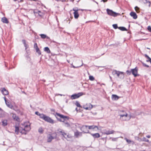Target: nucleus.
<instances>
[{"mask_svg": "<svg viewBox=\"0 0 151 151\" xmlns=\"http://www.w3.org/2000/svg\"><path fill=\"white\" fill-rule=\"evenodd\" d=\"M61 136L65 139L69 138L70 137L65 133L63 130L58 129L55 133H53L51 134H49L47 136V142H50L54 139H59V137Z\"/></svg>", "mask_w": 151, "mask_h": 151, "instance_id": "1", "label": "nucleus"}, {"mask_svg": "<svg viewBox=\"0 0 151 151\" xmlns=\"http://www.w3.org/2000/svg\"><path fill=\"white\" fill-rule=\"evenodd\" d=\"M22 130H21L20 128H19L18 127L16 126L15 127V132L17 134H18L19 132L22 134H26L31 129L30 124L29 122H26L22 123Z\"/></svg>", "mask_w": 151, "mask_h": 151, "instance_id": "2", "label": "nucleus"}, {"mask_svg": "<svg viewBox=\"0 0 151 151\" xmlns=\"http://www.w3.org/2000/svg\"><path fill=\"white\" fill-rule=\"evenodd\" d=\"M40 118L51 124L54 123V121L49 117L43 114H39Z\"/></svg>", "mask_w": 151, "mask_h": 151, "instance_id": "3", "label": "nucleus"}, {"mask_svg": "<svg viewBox=\"0 0 151 151\" xmlns=\"http://www.w3.org/2000/svg\"><path fill=\"white\" fill-rule=\"evenodd\" d=\"M112 73L114 75H116L117 76L120 78H123L124 76V74L123 72L116 70L113 71Z\"/></svg>", "mask_w": 151, "mask_h": 151, "instance_id": "4", "label": "nucleus"}, {"mask_svg": "<svg viewBox=\"0 0 151 151\" xmlns=\"http://www.w3.org/2000/svg\"><path fill=\"white\" fill-rule=\"evenodd\" d=\"M55 116L58 119V116L60 117V118H62V119H59V120L61 122H64L66 119H68V117L66 116H64L62 114H60L58 113H56L55 114Z\"/></svg>", "mask_w": 151, "mask_h": 151, "instance_id": "5", "label": "nucleus"}, {"mask_svg": "<svg viewBox=\"0 0 151 151\" xmlns=\"http://www.w3.org/2000/svg\"><path fill=\"white\" fill-rule=\"evenodd\" d=\"M120 119L122 121H128L131 118V116L128 114L125 115H119Z\"/></svg>", "mask_w": 151, "mask_h": 151, "instance_id": "6", "label": "nucleus"}, {"mask_svg": "<svg viewBox=\"0 0 151 151\" xmlns=\"http://www.w3.org/2000/svg\"><path fill=\"white\" fill-rule=\"evenodd\" d=\"M107 13L109 15L114 17H116L119 15V14L113 12L112 10L107 9H106Z\"/></svg>", "mask_w": 151, "mask_h": 151, "instance_id": "7", "label": "nucleus"}, {"mask_svg": "<svg viewBox=\"0 0 151 151\" xmlns=\"http://www.w3.org/2000/svg\"><path fill=\"white\" fill-rule=\"evenodd\" d=\"M83 92H80L77 94H75L71 95V98L73 100L79 98L80 96L84 95Z\"/></svg>", "mask_w": 151, "mask_h": 151, "instance_id": "8", "label": "nucleus"}, {"mask_svg": "<svg viewBox=\"0 0 151 151\" xmlns=\"http://www.w3.org/2000/svg\"><path fill=\"white\" fill-rule=\"evenodd\" d=\"M115 132V131L113 130H107L106 129L104 130L102 133L104 134L109 135L113 134Z\"/></svg>", "mask_w": 151, "mask_h": 151, "instance_id": "9", "label": "nucleus"}, {"mask_svg": "<svg viewBox=\"0 0 151 151\" xmlns=\"http://www.w3.org/2000/svg\"><path fill=\"white\" fill-rule=\"evenodd\" d=\"M83 108L86 110H90L93 108V105L91 104H87L83 106Z\"/></svg>", "mask_w": 151, "mask_h": 151, "instance_id": "10", "label": "nucleus"}, {"mask_svg": "<svg viewBox=\"0 0 151 151\" xmlns=\"http://www.w3.org/2000/svg\"><path fill=\"white\" fill-rule=\"evenodd\" d=\"M73 10L74 11L73 13L74 14V17L75 19H77L79 17V15L78 12V9L76 8H74L73 9Z\"/></svg>", "mask_w": 151, "mask_h": 151, "instance_id": "11", "label": "nucleus"}, {"mask_svg": "<svg viewBox=\"0 0 151 151\" xmlns=\"http://www.w3.org/2000/svg\"><path fill=\"white\" fill-rule=\"evenodd\" d=\"M87 127L88 126H83L81 128V130L84 133H89V131L87 130Z\"/></svg>", "mask_w": 151, "mask_h": 151, "instance_id": "12", "label": "nucleus"}, {"mask_svg": "<svg viewBox=\"0 0 151 151\" xmlns=\"http://www.w3.org/2000/svg\"><path fill=\"white\" fill-rule=\"evenodd\" d=\"M131 71L132 74L134 76V77H136L137 76L138 69L137 68L132 69Z\"/></svg>", "mask_w": 151, "mask_h": 151, "instance_id": "13", "label": "nucleus"}, {"mask_svg": "<svg viewBox=\"0 0 151 151\" xmlns=\"http://www.w3.org/2000/svg\"><path fill=\"white\" fill-rule=\"evenodd\" d=\"M88 128L90 129H94L95 130L97 131V130L95 129H96L97 130H100L101 129L100 127H98V126L95 125H92L88 126Z\"/></svg>", "mask_w": 151, "mask_h": 151, "instance_id": "14", "label": "nucleus"}, {"mask_svg": "<svg viewBox=\"0 0 151 151\" xmlns=\"http://www.w3.org/2000/svg\"><path fill=\"white\" fill-rule=\"evenodd\" d=\"M90 134L94 138H98L100 137V134L98 133L95 134L90 133Z\"/></svg>", "mask_w": 151, "mask_h": 151, "instance_id": "15", "label": "nucleus"}, {"mask_svg": "<svg viewBox=\"0 0 151 151\" xmlns=\"http://www.w3.org/2000/svg\"><path fill=\"white\" fill-rule=\"evenodd\" d=\"M2 93L4 95H7L9 94V92L7 90L4 88H3L1 91Z\"/></svg>", "mask_w": 151, "mask_h": 151, "instance_id": "16", "label": "nucleus"}, {"mask_svg": "<svg viewBox=\"0 0 151 151\" xmlns=\"http://www.w3.org/2000/svg\"><path fill=\"white\" fill-rule=\"evenodd\" d=\"M138 140L139 141H145L147 142H149V140L148 139H146L145 137H144L142 139H139V137H138Z\"/></svg>", "mask_w": 151, "mask_h": 151, "instance_id": "17", "label": "nucleus"}, {"mask_svg": "<svg viewBox=\"0 0 151 151\" xmlns=\"http://www.w3.org/2000/svg\"><path fill=\"white\" fill-rule=\"evenodd\" d=\"M130 15L134 19H136L137 18L136 14L134 12H132L130 13Z\"/></svg>", "mask_w": 151, "mask_h": 151, "instance_id": "18", "label": "nucleus"}, {"mask_svg": "<svg viewBox=\"0 0 151 151\" xmlns=\"http://www.w3.org/2000/svg\"><path fill=\"white\" fill-rule=\"evenodd\" d=\"M119 97L116 95L113 94L112 96V98L113 100H117L119 98Z\"/></svg>", "mask_w": 151, "mask_h": 151, "instance_id": "19", "label": "nucleus"}, {"mask_svg": "<svg viewBox=\"0 0 151 151\" xmlns=\"http://www.w3.org/2000/svg\"><path fill=\"white\" fill-rule=\"evenodd\" d=\"M35 45H36V52L39 55H41V53L40 51V50L39 48H38V46H37V44L36 43H35Z\"/></svg>", "mask_w": 151, "mask_h": 151, "instance_id": "20", "label": "nucleus"}, {"mask_svg": "<svg viewBox=\"0 0 151 151\" xmlns=\"http://www.w3.org/2000/svg\"><path fill=\"white\" fill-rule=\"evenodd\" d=\"M12 117L14 119L17 121H19V119L18 116H17L16 115L14 114H12Z\"/></svg>", "mask_w": 151, "mask_h": 151, "instance_id": "21", "label": "nucleus"}, {"mask_svg": "<svg viewBox=\"0 0 151 151\" xmlns=\"http://www.w3.org/2000/svg\"><path fill=\"white\" fill-rule=\"evenodd\" d=\"M82 135V133L78 132V131L75 132V135L76 137H78L79 136H81Z\"/></svg>", "mask_w": 151, "mask_h": 151, "instance_id": "22", "label": "nucleus"}, {"mask_svg": "<svg viewBox=\"0 0 151 151\" xmlns=\"http://www.w3.org/2000/svg\"><path fill=\"white\" fill-rule=\"evenodd\" d=\"M1 21L4 23H8L7 19L5 17H4L2 18Z\"/></svg>", "mask_w": 151, "mask_h": 151, "instance_id": "23", "label": "nucleus"}, {"mask_svg": "<svg viewBox=\"0 0 151 151\" xmlns=\"http://www.w3.org/2000/svg\"><path fill=\"white\" fill-rule=\"evenodd\" d=\"M2 125L4 127L6 126L7 124V120H4L2 121Z\"/></svg>", "mask_w": 151, "mask_h": 151, "instance_id": "24", "label": "nucleus"}, {"mask_svg": "<svg viewBox=\"0 0 151 151\" xmlns=\"http://www.w3.org/2000/svg\"><path fill=\"white\" fill-rule=\"evenodd\" d=\"M22 41L23 42V43L24 44V46L25 47V50H26L27 48L28 47V46L27 44L26 43V42L25 40H22Z\"/></svg>", "mask_w": 151, "mask_h": 151, "instance_id": "25", "label": "nucleus"}, {"mask_svg": "<svg viewBox=\"0 0 151 151\" xmlns=\"http://www.w3.org/2000/svg\"><path fill=\"white\" fill-rule=\"evenodd\" d=\"M44 51L48 53H50V52L49 49L47 47H46L44 48Z\"/></svg>", "mask_w": 151, "mask_h": 151, "instance_id": "26", "label": "nucleus"}, {"mask_svg": "<svg viewBox=\"0 0 151 151\" xmlns=\"http://www.w3.org/2000/svg\"><path fill=\"white\" fill-rule=\"evenodd\" d=\"M40 35V36L41 37L42 39H45V38H47V39L49 38V37L47 36L46 35L43 34H42Z\"/></svg>", "mask_w": 151, "mask_h": 151, "instance_id": "27", "label": "nucleus"}, {"mask_svg": "<svg viewBox=\"0 0 151 151\" xmlns=\"http://www.w3.org/2000/svg\"><path fill=\"white\" fill-rule=\"evenodd\" d=\"M6 105L9 108L11 109H12L13 107V106L11 104H9V102H6Z\"/></svg>", "mask_w": 151, "mask_h": 151, "instance_id": "28", "label": "nucleus"}, {"mask_svg": "<svg viewBox=\"0 0 151 151\" xmlns=\"http://www.w3.org/2000/svg\"><path fill=\"white\" fill-rule=\"evenodd\" d=\"M125 139L126 140L127 142L128 143H132L133 144L134 143V142L133 141L128 139L127 138H125Z\"/></svg>", "mask_w": 151, "mask_h": 151, "instance_id": "29", "label": "nucleus"}, {"mask_svg": "<svg viewBox=\"0 0 151 151\" xmlns=\"http://www.w3.org/2000/svg\"><path fill=\"white\" fill-rule=\"evenodd\" d=\"M127 114L125 112L123 111H121L120 112L119 115H125Z\"/></svg>", "mask_w": 151, "mask_h": 151, "instance_id": "30", "label": "nucleus"}, {"mask_svg": "<svg viewBox=\"0 0 151 151\" xmlns=\"http://www.w3.org/2000/svg\"><path fill=\"white\" fill-rule=\"evenodd\" d=\"M119 29L122 31H126L127 30L124 27H120L119 28Z\"/></svg>", "mask_w": 151, "mask_h": 151, "instance_id": "31", "label": "nucleus"}, {"mask_svg": "<svg viewBox=\"0 0 151 151\" xmlns=\"http://www.w3.org/2000/svg\"><path fill=\"white\" fill-rule=\"evenodd\" d=\"M119 137L113 138L110 137V138L111 139V140L113 141H117V139Z\"/></svg>", "mask_w": 151, "mask_h": 151, "instance_id": "32", "label": "nucleus"}, {"mask_svg": "<svg viewBox=\"0 0 151 151\" xmlns=\"http://www.w3.org/2000/svg\"><path fill=\"white\" fill-rule=\"evenodd\" d=\"M43 130L42 127H40L38 129V132L40 133H42L43 132Z\"/></svg>", "mask_w": 151, "mask_h": 151, "instance_id": "33", "label": "nucleus"}, {"mask_svg": "<svg viewBox=\"0 0 151 151\" xmlns=\"http://www.w3.org/2000/svg\"><path fill=\"white\" fill-rule=\"evenodd\" d=\"M135 9L136 11L137 12H139V7H138L137 6H136L135 7Z\"/></svg>", "mask_w": 151, "mask_h": 151, "instance_id": "34", "label": "nucleus"}, {"mask_svg": "<svg viewBox=\"0 0 151 151\" xmlns=\"http://www.w3.org/2000/svg\"><path fill=\"white\" fill-rule=\"evenodd\" d=\"M89 79L91 81H93L94 80V78L93 77V76H89Z\"/></svg>", "mask_w": 151, "mask_h": 151, "instance_id": "35", "label": "nucleus"}, {"mask_svg": "<svg viewBox=\"0 0 151 151\" xmlns=\"http://www.w3.org/2000/svg\"><path fill=\"white\" fill-rule=\"evenodd\" d=\"M75 104L76 105L77 107H81V106L79 103L78 101H76Z\"/></svg>", "mask_w": 151, "mask_h": 151, "instance_id": "36", "label": "nucleus"}, {"mask_svg": "<svg viewBox=\"0 0 151 151\" xmlns=\"http://www.w3.org/2000/svg\"><path fill=\"white\" fill-rule=\"evenodd\" d=\"M34 14H38L39 13H41V12L40 11L37 10H34Z\"/></svg>", "mask_w": 151, "mask_h": 151, "instance_id": "37", "label": "nucleus"}, {"mask_svg": "<svg viewBox=\"0 0 151 151\" xmlns=\"http://www.w3.org/2000/svg\"><path fill=\"white\" fill-rule=\"evenodd\" d=\"M113 27L115 29H117L118 27L117 25L116 24H113Z\"/></svg>", "mask_w": 151, "mask_h": 151, "instance_id": "38", "label": "nucleus"}, {"mask_svg": "<svg viewBox=\"0 0 151 151\" xmlns=\"http://www.w3.org/2000/svg\"><path fill=\"white\" fill-rule=\"evenodd\" d=\"M147 29L150 32H151V27L150 26L148 27Z\"/></svg>", "mask_w": 151, "mask_h": 151, "instance_id": "39", "label": "nucleus"}, {"mask_svg": "<svg viewBox=\"0 0 151 151\" xmlns=\"http://www.w3.org/2000/svg\"><path fill=\"white\" fill-rule=\"evenodd\" d=\"M142 64L143 66H145V67H149V66L148 65H147L146 64H145V63H142Z\"/></svg>", "mask_w": 151, "mask_h": 151, "instance_id": "40", "label": "nucleus"}, {"mask_svg": "<svg viewBox=\"0 0 151 151\" xmlns=\"http://www.w3.org/2000/svg\"><path fill=\"white\" fill-rule=\"evenodd\" d=\"M145 57L147 58L148 60H149L150 59V58L146 54H145Z\"/></svg>", "mask_w": 151, "mask_h": 151, "instance_id": "41", "label": "nucleus"}, {"mask_svg": "<svg viewBox=\"0 0 151 151\" xmlns=\"http://www.w3.org/2000/svg\"><path fill=\"white\" fill-rule=\"evenodd\" d=\"M127 74H128L129 75L131 73V71H129V70H127L126 72Z\"/></svg>", "mask_w": 151, "mask_h": 151, "instance_id": "42", "label": "nucleus"}, {"mask_svg": "<svg viewBox=\"0 0 151 151\" xmlns=\"http://www.w3.org/2000/svg\"><path fill=\"white\" fill-rule=\"evenodd\" d=\"M142 1L145 4L147 3V0H142Z\"/></svg>", "mask_w": 151, "mask_h": 151, "instance_id": "43", "label": "nucleus"}, {"mask_svg": "<svg viewBox=\"0 0 151 151\" xmlns=\"http://www.w3.org/2000/svg\"><path fill=\"white\" fill-rule=\"evenodd\" d=\"M82 65V64L81 65H80V66H77V67H75V66H74L73 65V67L74 68H78V67H80Z\"/></svg>", "mask_w": 151, "mask_h": 151, "instance_id": "44", "label": "nucleus"}, {"mask_svg": "<svg viewBox=\"0 0 151 151\" xmlns=\"http://www.w3.org/2000/svg\"><path fill=\"white\" fill-rule=\"evenodd\" d=\"M38 15L40 16H42V14L41 12V13H38Z\"/></svg>", "mask_w": 151, "mask_h": 151, "instance_id": "45", "label": "nucleus"}, {"mask_svg": "<svg viewBox=\"0 0 151 151\" xmlns=\"http://www.w3.org/2000/svg\"><path fill=\"white\" fill-rule=\"evenodd\" d=\"M35 114L39 116V114H40L38 112H36L35 113Z\"/></svg>", "mask_w": 151, "mask_h": 151, "instance_id": "46", "label": "nucleus"}, {"mask_svg": "<svg viewBox=\"0 0 151 151\" xmlns=\"http://www.w3.org/2000/svg\"><path fill=\"white\" fill-rule=\"evenodd\" d=\"M147 62H150V63H151V58L149 60H147Z\"/></svg>", "mask_w": 151, "mask_h": 151, "instance_id": "47", "label": "nucleus"}, {"mask_svg": "<svg viewBox=\"0 0 151 151\" xmlns=\"http://www.w3.org/2000/svg\"><path fill=\"white\" fill-rule=\"evenodd\" d=\"M4 99L5 100V103H6V102H7L6 100V97H4Z\"/></svg>", "mask_w": 151, "mask_h": 151, "instance_id": "48", "label": "nucleus"}, {"mask_svg": "<svg viewBox=\"0 0 151 151\" xmlns=\"http://www.w3.org/2000/svg\"><path fill=\"white\" fill-rule=\"evenodd\" d=\"M146 137H147L148 138H149L150 137V135H147L146 136Z\"/></svg>", "mask_w": 151, "mask_h": 151, "instance_id": "49", "label": "nucleus"}, {"mask_svg": "<svg viewBox=\"0 0 151 151\" xmlns=\"http://www.w3.org/2000/svg\"><path fill=\"white\" fill-rule=\"evenodd\" d=\"M108 0H102L101 1H103L104 2H106Z\"/></svg>", "mask_w": 151, "mask_h": 151, "instance_id": "50", "label": "nucleus"}, {"mask_svg": "<svg viewBox=\"0 0 151 151\" xmlns=\"http://www.w3.org/2000/svg\"><path fill=\"white\" fill-rule=\"evenodd\" d=\"M56 96H57V95H60L61 96H62V95L60 94H56Z\"/></svg>", "mask_w": 151, "mask_h": 151, "instance_id": "51", "label": "nucleus"}, {"mask_svg": "<svg viewBox=\"0 0 151 151\" xmlns=\"http://www.w3.org/2000/svg\"><path fill=\"white\" fill-rule=\"evenodd\" d=\"M65 1V0H60V1H61L62 2Z\"/></svg>", "mask_w": 151, "mask_h": 151, "instance_id": "52", "label": "nucleus"}, {"mask_svg": "<svg viewBox=\"0 0 151 151\" xmlns=\"http://www.w3.org/2000/svg\"><path fill=\"white\" fill-rule=\"evenodd\" d=\"M34 46L35 48L36 49V45H35V44H34Z\"/></svg>", "mask_w": 151, "mask_h": 151, "instance_id": "53", "label": "nucleus"}, {"mask_svg": "<svg viewBox=\"0 0 151 151\" xmlns=\"http://www.w3.org/2000/svg\"><path fill=\"white\" fill-rule=\"evenodd\" d=\"M70 1H71L73 2L74 1V0H70Z\"/></svg>", "mask_w": 151, "mask_h": 151, "instance_id": "54", "label": "nucleus"}, {"mask_svg": "<svg viewBox=\"0 0 151 151\" xmlns=\"http://www.w3.org/2000/svg\"><path fill=\"white\" fill-rule=\"evenodd\" d=\"M67 62L68 63H69V61L68 60H67Z\"/></svg>", "mask_w": 151, "mask_h": 151, "instance_id": "55", "label": "nucleus"}, {"mask_svg": "<svg viewBox=\"0 0 151 151\" xmlns=\"http://www.w3.org/2000/svg\"><path fill=\"white\" fill-rule=\"evenodd\" d=\"M56 1H60V0H56Z\"/></svg>", "mask_w": 151, "mask_h": 151, "instance_id": "56", "label": "nucleus"}, {"mask_svg": "<svg viewBox=\"0 0 151 151\" xmlns=\"http://www.w3.org/2000/svg\"><path fill=\"white\" fill-rule=\"evenodd\" d=\"M1 110V109L0 108V110Z\"/></svg>", "mask_w": 151, "mask_h": 151, "instance_id": "57", "label": "nucleus"}, {"mask_svg": "<svg viewBox=\"0 0 151 151\" xmlns=\"http://www.w3.org/2000/svg\"><path fill=\"white\" fill-rule=\"evenodd\" d=\"M110 78L111 79V77L110 76Z\"/></svg>", "mask_w": 151, "mask_h": 151, "instance_id": "58", "label": "nucleus"}, {"mask_svg": "<svg viewBox=\"0 0 151 151\" xmlns=\"http://www.w3.org/2000/svg\"><path fill=\"white\" fill-rule=\"evenodd\" d=\"M1 117V116H0V117Z\"/></svg>", "mask_w": 151, "mask_h": 151, "instance_id": "59", "label": "nucleus"}, {"mask_svg": "<svg viewBox=\"0 0 151 151\" xmlns=\"http://www.w3.org/2000/svg\"><path fill=\"white\" fill-rule=\"evenodd\" d=\"M120 137L122 138V137Z\"/></svg>", "mask_w": 151, "mask_h": 151, "instance_id": "60", "label": "nucleus"}]
</instances>
